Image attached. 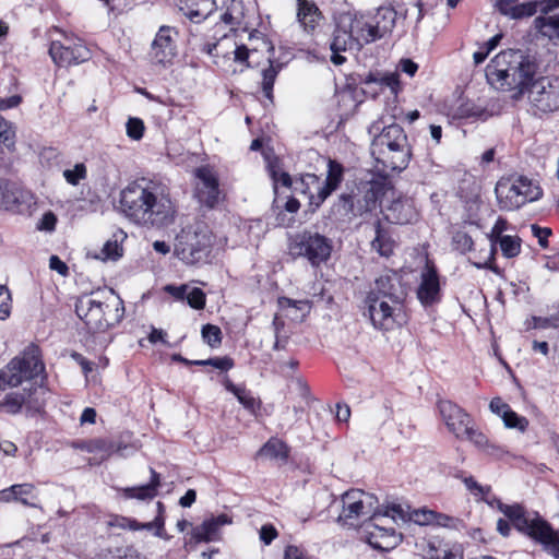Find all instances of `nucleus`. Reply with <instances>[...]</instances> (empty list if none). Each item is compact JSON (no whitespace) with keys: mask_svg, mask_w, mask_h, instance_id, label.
Returning <instances> with one entry per match:
<instances>
[{"mask_svg":"<svg viewBox=\"0 0 559 559\" xmlns=\"http://www.w3.org/2000/svg\"><path fill=\"white\" fill-rule=\"evenodd\" d=\"M202 337L209 346L215 348L222 343V331L217 325L205 324L202 328Z\"/></svg>","mask_w":559,"mask_h":559,"instance_id":"09e8293b","label":"nucleus"},{"mask_svg":"<svg viewBox=\"0 0 559 559\" xmlns=\"http://www.w3.org/2000/svg\"><path fill=\"white\" fill-rule=\"evenodd\" d=\"M452 245L455 250L465 254L473 250L474 241L467 233L457 230L452 237Z\"/></svg>","mask_w":559,"mask_h":559,"instance_id":"49530a36","label":"nucleus"},{"mask_svg":"<svg viewBox=\"0 0 559 559\" xmlns=\"http://www.w3.org/2000/svg\"><path fill=\"white\" fill-rule=\"evenodd\" d=\"M498 8L503 15H509L512 19L527 17L537 13L536 3H534V1L519 2L518 0H500Z\"/></svg>","mask_w":559,"mask_h":559,"instance_id":"c756f323","label":"nucleus"},{"mask_svg":"<svg viewBox=\"0 0 559 559\" xmlns=\"http://www.w3.org/2000/svg\"><path fill=\"white\" fill-rule=\"evenodd\" d=\"M417 298L425 307L439 302L441 298L439 275L436 266L429 261L420 274Z\"/></svg>","mask_w":559,"mask_h":559,"instance_id":"aec40b11","label":"nucleus"},{"mask_svg":"<svg viewBox=\"0 0 559 559\" xmlns=\"http://www.w3.org/2000/svg\"><path fill=\"white\" fill-rule=\"evenodd\" d=\"M436 516V511L428 509L414 510L409 514V520L418 525H432Z\"/></svg>","mask_w":559,"mask_h":559,"instance_id":"603ef678","label":"nucleus"},{"mask_svg":"<svg viewBox=\"0 0 559 559\" xmlns=\"http://www.w3.org/2000/svg\"><path fill=\"white\" fill-rule=\"evenodd\" d=\"M289 447L277 438H271L259 451L260 455L286 462L289 457Z\"/></svg>","mask_w":559,"mask_h":559,"instance_id":"72a5a7b5","label":"nucleus"},{"mask_svg":"<svg viewBox=\"0 0 559 559\" xmlns=\"http://www.w3.org/2000/svg\"><path fill=\"white\" fill-rule=\"evenodd\" d=\"M297 21L308 33L313 32L319 25L322 14L312 0H296Z\"/></svg>","mask_w":559,"mask_h":559,"instance_id":"cd10ccee","label":"nucleus"},{"mask_svg":"<svg viewBox=\"0 0 559 559\" xmlns=\"http://www.w3.org/2000/svg\"><path fill=\"white\" fill-rule=\"evenodd\" d=\"M457 438L469 440L480 449H485L488 444L487 437L484 433L475 430L472 426H468V431L466 435H463L462 437Z\"/></svg>","mask_w":559,"mask_h":559,"instance_id":"13d9d810","label":"nucleus"},{"mask_svg":"<svg viewBox=\"0 0 559 559\" xmlns=\"http://www.w3.org/2000/svg\"><path fill=\"white\" fill-rule=\"evenodd\" d=\"M11 313V294L5 285H0V320H5Z\"/></svg>","mask_w":559,"mask_h":559,"instance_id":"4d7b16f0","label":"nucleus"},{"mask_svg":"<svg viewBox=\"0 0 559 559\" xmlns=\"http://www.w3.org/2000/svg\"><path fill=\"white\" fill-rule=\"evenodd\" d=\"M57 216L51 212H46L37 224L39 230L52 231L56 228Z\"/></svg>","mask_w":559,"mask_h":559,"instance_id":"338daca9","label":"nucleus"},{"mask_svg":"<svg viewBox=\"0 0 559 559\" xmlns=\"http://www.w3.org/2000/svg\"><path fill=\"white\" fill-rule=\"evenodd\" d=\"M186 299L188 305L193 309L201 310L205 307L206 297L201 288L193 287L189 289Z\"/></svg>","mask_w":559,"mask_h":559,"instance_id":"864d4df0","label":"nucleus"},{"mask_svg":"<svg viewBox=\"0 0 559 559\" xmlns=\"http://www.w3.org/2000/svg\"><path fill=\"white\" fill-rule=\"evenodd\" d=\"M120 210L133 223L152 227L168 226L175 217V207L166 187L145 178L121 190Z\"/></svg>","mask_w":559,"mask_h":559,"instance_id":"f257e3e1","label":"nucleus"},{"mask_svg":"<svg viewBox=\"0 0 559 559\" xmlns=\"http://www.w3.org/2000/svg\"><path fill=\"white\" fill-rule=\"evenodd\" d=\"M127 239V234L122 229H117L111 237L104 243L100 251L102 260L116 261L123 254L122 243Z\"/></svg>","mask_w":559,"mask_h":559,"instance_id":"473e14b6","label":"nucleus"},{"mask_svg":"<svg viewBox=\"0 0 559 559\" xmlns=\"http://www.w3.org/2000/svg\"><path fill=\"white\" fill-rule=\"evenodd\" d=\"M230 523L231 519L227 514L211 516L210 519L204 520L201 525L193 527L191 536L195 543H209L217 539L219 528Z\"/></svg>","mask_w":559,"mask_h":559,"instance_id":"bb28decb","label":"nucleus"},{"mask_svg":"<svg viewBox=\"0 0 559 559\" xmlns=\"http://www.w3.org/2000/svg\"><path fill=\"white\" fill-rule=\"evenodd\" d=\"M278 306L282 309L294 308L298 311H301L302 312L301 318H304L306 316V313L309 312V309H310L309 302L307 300H294V299H290L287 297L278 298Z\"/></svg>","mask_w":559,"mask_h":559,"instance_id":"6e6d98bb","label":"nucleus"},{"mask_svg":"<svg viewBox=\"0 0 559 559\" xmlns=\"http://www.w3.org/2000/svg\"><path fill=\"white\" fill-rule=\"evenodd\" d=\"M536 26L539 27L540 32L549 37L559 38V16H538L535 20Z\"/></svg>","mask_w":559,"mask_h":559,"instance_id":"79ce46f5","label":"nucleus"},{"mask_svg":"<svg viewBox=\"0 0 559 559\" xmlns=\"http://www.w3.org/2000/svg\"><path fill=\"white\" fill-rule=\"evenodd\" d=\"M343 166L335 160L329 159L326 178L323 183L321 182L319 195L311 197V211L318 210L332 192L338 188L343 180Z\"/></svg>","mask_w":559,"mask_h":559,"instance_id":"b1692460","label":"nucleus"},{"mask_svg":"<svg viewBox=\"0 0 559 559\" xmlns=\"http://www.w3.org/2000/svg\"><path fill=\"white\" fill-rule=\"evenodd\" d=\"M109 524L114 527L123 530L138 531L139 522L127 516H115Z\"/></svg>","mask_w":559,"mask_h":559,"instance_id":"680f3d73","label":"nucleus"},{"mask_svg":"<svg viewBox=\"0 0 559 559\" xmlns=\"http://www.w3.org/2000/svg\"><path fill=\"white\" fill-rule=\"evenodd\" d=\"M123 496L127 499L145 500L152 499L156 493L148 487V485H142L138 487H127L122 489Z\"/></svg>","mask_w":559,"mask_h":559,"instance_id":"de8ad7c7","label":"nucleus"},{"mask_svg":"<svg viewBox=\"0 0 559 559\" xmlns=\"http://www.w3.org/2000/svg\"><path fill=\"white\" fill-rule=\"evenodd\" d=\"M531 230L534 237L538 239V243L542 248L548 247V237L551 235V229L548 227H540L538 225H532Z\"/></svg>","mask_w":559,"mask_h":559,"instance_id":"0e129e2a","label":"nucleus"},{"mask_svg":"<svg viewBox=\"0 0 559 559\" xmlns=\"http://www.w3.org/2000/svg\"><path fill=\"white\" fill-rule=\"evenodd\" d=\"M508 227V222L501 217H499L493 227L490 230V234L488 235L490 245H489V252H488V259L489 262L493 260L496 251H497V242L499 238H503L504 235L503 231Z\"/></svg>","mask_w":559,"mask_h":559,"instance_id":"a19ab883","label":"nucleus"},{"mask_svg":"<svg viewBox=\"0 0 559 559\" xmlns=\"http://www.w3.org/2000/svg\"><path fill=\"white\" fill-rule=\"evenodd\" d=\"M211 251V237L204 228L191 226L181 229L175 241V254L186 264L204 261Z\"/></svg>","mask_w":559,"mask_h":559,"instance_id":"9d476101","label":"nucleus"},{"mask_svg":"<svg viewBox=\"0 0 559 559\" xmlns=\"http://www.w3.org/2000/svg\"><path fill=\"white\" fill-rule=\"evenodd\" d=\"M379 39L370 15L341 14L331 43V61L334 66H342L346 58L340 51L359 49L364 45Z\"/></svg>","mask_w":559,"mask_h":559,"instance_id":"7ed1b4c3","label":"nucleus"},{"mask_svg":"<svg viewBox=\"0 0 559 559\" xmlns=\"http://www.w3.org/2000/svg\"><path fill=\"white\" fill-rule=\"evenodd\" d=\"M81 449L88 453L98 455L100 460H106L114 453L119 452L122 448L111 439L95 438L85 441Z\"/></svg>","mask_w":559,"mask_h":559,"instance_id":"7c9ffc66","label":"nucleus"},{"mask_svg":"<svg viewBox=\"0 0 559 559\" xmlns=\"http://www.w3.org/2000/svg\"><path fill=\"white\" fill-rule=\"evenodd\" d=\"M15 146V132L11 124L0 115V153L12 152Z\"/></svg>","mask_w":559,"mask_h":559,"instance_id":"58836bf2","label":"nucleus"},{"mask_svg":"<svg viewBox=\"0 0 559 559\" xmlns=\"http://www.w3.org/2000/svg\"><path fill=\"white\" fill-rule=\"evenodd\" d=\"M343 510L338 521L345 524L350 520H357L361 516H370L371 520H378L377 512L378 499L368 492L359 489H352L342 496Z\"/></svg>","mask_w":559,"mask_h":559,"instance_id":"4468645a","label":"nucleus"},{"mask_svg":"<svg viewBox=\"0 0 559 559\" xmlns=\"http://www.w3.org/2000/svg\"><path fill=\"white\" fill-rule=\"evenodd\" d=\"M385 178L380 175L376 179L360 182L356 192L340 195L338 209L344 215L354 217L371 213L377 209L379 199L385 193L388 186Z\"/></svg>","mask_w":559,"mask_h":559,"instance_id":"423d86ee","label":"nucleus"},{"mask_svg":"<svg viewBox=\"0 0 559 559\" xmlns=\"http://www.w3.org/2000/svg\"><path fill=\"white\" fill-rule=\"evenodd\" d=\"M45 371L41 352L35 344H29L21 356L13 358L0 373V390L20 385Z\"/></svg>","mask_w":559,"mask_h":559,"instance_id":"0eeeda50","label":"nucleus"},{"mask_svg":"<svg viewBox=\"0 0 559 559\" xmlns=\"http://www.w3.org/2000/svg\"><path fill=\"white\" fill-rule=\"evenodd\" d=\"M502 420L506 427L518 429L520 431H525L528 426V420L525 417L518 415L511 408L509 412L503 414Z\"/></svg>","mask_w":559,"mask_h":559,"instance_id":"8fccbe9b","label":"nucleus"},{"mask_svg":"<svg viewBox=\"0 0 559 559\" xmlns=\"http://www.w3.org/2000/svg\"><path fill=\"white\" fill-rule=\"evenodd\" d=\"M495 191L500 207L508 211L520 209L528 202L537 201L543 195L539 185L525 176L499 181Z\"/></svg>","mask_w":559,"mask_h":559,"instance_id":"6e6552de","label":"nucleus"},{"mask_svg":"<svg viewBox=\"0 0 559 559\" xmlns=\"http://www.w3.org/2000/svg\"><path fill=\"white\" fill-rule=\"evenodd\" d=\"M257 53V50H249L246 46H239L235 50V59L239 62H245L246 67L252 68L251 58Z\"/></svg>","mask_w":559,"mask_h":559,"instance_id":"69168bd1","label":"nucleus"},{"mask_svg":"<svg viewBox=\"0 0 559 559\" xmlns=\"http://www.w3.org/2000/svg\"><path fill=\"white\" fill-rule=\"evenodd\" d=\"M108 294L105 300L102 298L104 293L99 292L83 295L76 300L75 312L93 333L105 332L123 317L122 301L114 297V290Z\"/></svg>","mask_w":559,"mask_h":559,"instance_id":"20e7f679","label":"nucleus"},{"mask_svg":"<svg viewBox=\"0 0 559 559\" xmlns=\"http://www.w3.org/2000/svg\"><path fill=\"white\" fill-rule=\"evenodd\" d=\"M127 135L135 141L142 139L144 133V123L140 118H129L126 124Z\"/></svg>","mask_w":559,"mask_h":559,"instance_id":"5fc2aeb1","label":"nucleus"},{"mask_svg":"<svg viewBox=\"0 0 559 559\" xmlns=\"http://www.w3.org/2000/svg\"><path fill=\"white\" fill-rule=\"evenodd\" d=\"M207 366L226 371L233 368L234 361L229 357H215L207 359Z\"/></svg>","mask_w":559,"mask_h":559,"instance_id":"774afa93","label":"nucleus"},{"mask_svg":"<svg viewBox=\"0 0 559 559\" xmlns=\"http://www.w3.org/2000/svg\"><path fill=\"white\" fill-rule=\"evenodd\" d=\"M179 9L192 22L199 23L206 19L215 9L214 0H179Z\"/></svg>","mask_w":559,"mask_h":559,"instance_id":"c85d7f7f","label":"nucleus"},{"mask_svg":"<svg viewBox=\"0 0 559 559\" xmlns=\"http://www.w3.org/2000/svg\"><path fill=\"white\" fill-rule=\"evenodd\" d=\"M62 176L67 183L78 186L82 180L87 178V168L83 163H76L73 168L64 169Z\"/></svg>","mask_w":559,"mask_h":559,"instance_id":"37998d69","label":"nucleus"},{"mask_svg":"<svg viewBox=\"0 0 559 559\" xmlns=\"http://www.w3.org/2000/svg\"><path fill=\"white\" fill-rule=\"evenodd\" d=\"M140 530H146V531H153V534L156 537L163 538V539H169L166 531H165V519L164 515L157 514V516L147 523H140L138 526V531Z\"/></svg>","mask_w":559,"mask_h":559,"instance_id":"a18cd8bd","label":"nucleus"},{"mask_svg":"<svg viewBox=\"0 0 559 559\" xmlns=\"http://www.w3.org/2000/svg\"><path fill=\"white\" fill-rule=\"evenodd\" d=\"M371 520L366 526L368 544L379 550L388 551L399 543V536L393 527H385Z\"/></svg>","mask_w":559,"mask_h":559,"instance_id":"393cba45","label":"nucleus"},{"mask_svg":"<svg viewBox=\"0 0 559 559\" xmlns=\"http://www.w3.org/2000/svg\"><path fill=\"white\" fill-rule=\"evenodd\" d=\"M438 408L450 432L456 438L467 433L472 420L463 408L448 400L440 401Z\"/></svg>","mask_w":559,"mask_h":559,"instance_id":"6ab92c4d","label":"nucleus"},{"mask_svg":"<svg viewBox=\"0 0 559 559\" xmlns=\"http://www.w3.org/2000/svg\"><path fill=\"white\" fill-rule=\"evenodd\" d=\"M332 248V241L329 238L309 230L294 235L288 245L292 257L305 258L312 266L325 262L331 255Z\"/></svg>","mask_w":559,"mask_h":559,"instance_id":"1a4fd4ad","label":"nucleus"},{"mask_svg":"<svg viewBox=\"0 0 559 559\" xmlns=\"http://www.w3.org/2000/svg\"><path fill=\"white\" fill-rule=\"evenodd\" d=\"M13 493L15 495V501L22 503L23 506L31 508H39L38 503L35 502L37 500L38 495L33 484H15Z\"/></svg>","mask_w":559,"mask_h":559,"instance_id":"c9c22d12","label":"nucleus"},{"mask_svg":"<svg viewBox=\"0 0 559 559\" xmlns=\"http://www.w3.org/2000/svg\"><path fill=\"white\" fill-rule=\"evenodd\" d=\"M489 504L491 507L496 504L498 510L510 520L518 531L542 544L551 545L559 549V534L538 514L531 518L521 504H506L497 498L490 501Z\"/></svg>","mask_w":559,"mask_h":559,"instance_id":"39448f33","label":"nucleus"},{"mask_svg":"<svg viewBox=\"0 0 559 559\" xmlns=\"http://www.w3.org/2000/svg\"><path fill=\"white\" fill-rule=\"evenodd\" d=\"M513 52L519 56V59L514 56L509 57L506 60L507 68H502L501 70H525V68H530L531 62L528 57L525 56L524 51L520 49H513Z\"/></svg>","mask_w":559,"mask_h":559,"instance_id":"3c124183","label":"nucleus"},{"mask_svg":"<svg viewBox=\"0 0 559 559\" xmlns=\"http://www.w3.org/2000/svg\"><path fill=\"white\" fill-rule=\"evenodd\" d=\"M532 106L542 114H548L559 108V76L555 74L536 76L525 90Z\"/></svg>","mask_w":559,"mask_h":559,"instance_id":"ddd939ff","label":"nucleus"},{"mask_svg":"<svg viewBox=\"0 0 559 559\" xmlns=\"http://www.w3.org/2000/svg\"><path fill=\"white\" fill-rule=\"evenodd\" d=\"M266 169L273 181V190L276 193L278 185L292 189L296 193L304 194L309 200L311 207V197L319 195L321 180L314 174H304L293 178L283 170L281 160L277 157H266Z\"/></svg>","mask_w":559,"mask_h":559,"instance_id":"9b49d317","label":"nucleus"},{"mask_svg":"<svg viewBox=\"0 0 559 559\" xmlns=\"http://www.w3.org/2000/svg\"><path fill=\"white\" fill-rule=\"evenodd\" d=\"M379 39L390 33L396 21V12L392 8H379L374 15L370 16Z\"/></svg>","mask_w":559,"mask_h":559,"instance_id":"2f4dec72","label":"nucleus"},{"mask_svg":"<svg viewBox=\"0 0 559 559\" xmlns=\"http://www.w3.org/2000/svg\"><path fill=\"white\" fill-rule=\"evenodd\" d=\"M456 116L462 119L485 121L491 116V114L486 108L475 103L466 102L457 107Z\"/></svg>","mask_w":559,"mask_h":559,"instance_id":"e433bc0d","label":"nucleus"},{"mask_svg":"<svg viewBox=\"0 0 559 559\" xmlns=\"http://www.w3.org/2000/svg\"><path fill=\"white\" fill-rule=\"evenodd\" d=\"M225 386L238 399L239 403L242 404L243 407L250 411L254 409L257 401L249 391L245 388L237 386L230 381H226Z\"/></svg>","mask_w":559,"mask_h":559,"instance_id":"ea45409f","label":"nucleus"},{"mask_svg":"<svg viewBox=\"0 0 559 559\" xmlns=\"http://www.w3.org/2000/svg\"><path fill=\"white\" fill-rule=\"evenodd\" d=\"M497 246H499L503 257L511 259L521 252V238L506 235L498 239Z\"/></svg>","mask_w":559,"mask_h":559,"instance_id":"4c0bfd02","label":"nucleus"},{"mask_svg":"<svg viewBox=\"0 0 559 559\" xmlns=\"http://www.w3.org/2000/svg\"><path fill=\"white\" fill-rule=\"evenodd\" d=\"M36 204L37 200L32 191L10 183L1 209L31 215Z\"/></svg>","mask_w":559,"mask_h":559,"instance_id":"5701e85b","label":"nucleus"},{"mask_svg":"<svg viewBox=\"0 0 559 559\" xmlns=\"http://www.w3.org/2000/svg\"><path fill=\"white\" fill-rule=\"evenodd\" d=\"M487 82L497 91L509 92L518 99L537 72H484Z\"/></svg>","mask_w":559,"mask_h":559,"instance_id":"dca6fc26","label":"nucleus"},{"mask_svg":"<svg viewBox=\"0 0 559 559\" xmlns=\"http://www.w3.org/2000/svg\"><path fill=\"white\" fill-rule=\"evenodd\" d=\"M25 402V393L21 392H11L8 393L3 401L0 402V406L7 409V412L11 414H16L20 412L22 405Z\"/></svg>","mask_w":559,"mask_h":559,"instance_id":"c03bdc74","label":"nucleus"},{"mask_svg":"<svg viewBox=\"0 0 559 559\" xmlns=\"http://www.w3.org/2000/svg\"><path fill=\"white\" fill-rule=\"evenodd\" d=\"M64 43L52 41L49 53L57 67L68 68L78 66L90 59V50L81 43H74L72 37L64 35Z\"/></svg>","mask_w":559,"mask_h":559,"instance_id":"2eb2a0df","label":"nucleus"},{"mask_svg":"<svg viewBox=\"0 0 559 559\" xmlns=\"http://www.w3.org/2000/svg\"><path fill=\"white\" fill-rule=\"evenodd\" d=\"M197 178L195 197L207 207H214L219 201L218 177L210 166H201L194 170Z\"/></svg>","mask_w":559,"mask_h":559,"instance_id":"f3484780","label":"nucleus"},{"mask_svg":"<svg viewBox=\"0 0 559 559\" xmlns=\"http://www.w3.org/2000/svg\"><path fill=\"white\" fill-rule=\"evenodd\" d=\"M394 241L389 234L382 228L381 223H376V237L371 242V247L382 257H390L394 250Z\"/></svg>","mask_w":559,"mask_h":559,"instance_id":"f704fd0d","label":"nucleus"},{"mask_svg":"<svg viewBox=\"0 0 559 559\" xmlns=\"http://www.w3.org/2000/svg\"><path fill=\"white\" fill-rule=\"evenodd\" d=\"M514 56L515 58L519 59V56L516 53L513 52V49H508V50H504V51H501L499 52L491 61L490 63L487 66L486 70H493V69H502V68H507V63H506V60L509 58V57H512Z\"/></svg>","mask_w":559,"mask_h":559,"instance_id":"bf43d9fd","label":"nucleus"},{"mask_svg":"<svg viewBox=\"0 0 559 559\" xmlns=\"http://www.w3.org/2000/svg\"><path fill=\"white\" fill-rule=\"evenodd\" d=\"M383 215L389 223L403 225L416 221L418 214L411 199L399 198L384 207Z\"/></svg>","mask_w":559,"mask_h":559,"instance_id":"a878e982","label":"nucleus"},{"mask_svg":"<svg viewBox=\"0 0 559 559\" xmlns=\"http://www.w3.org/2000/svg\"><path fill=\"white\" fill-rule=\"evenodd\" d=\"M378 514H379L378 520H380L381 518L390 516L393 521H396V520L404 521L406 518V513H405L404 509L402 508V506H400V504L389 506V507H386V509L383 513L378 512Z\"/></svg>","mask_w":559,"mask_h":559,"instance_id":"e2e57ef3","label":"nucleus"},{"mask_svg":"<svg viewBox=\"0 0 559 559\" xmlns=\"http://www.w3.org/2000/svg\"><path fill=\"white\" fill-rule=\"evenodd\" d=\"M277 72H263L262 92L264 96L273 103V86L276 80Z\"/></svg>","mask_w":559,"mask_h":559,"instance_id":"052dcab7","label":"nucleus"},{"mask_svg":"<svg viewBox=\"0 0 559 559\" xmlns=\"http://www.w3.org/2000/svg\"><path fill=\"white\" fill-rule=\"evenodd\" d=\"M365 302L376 329L392 331L406 322L404 304L401 300H386L367 296Z\"/></svg>","mask_w":559,"mask_h":559,"instance_id":"f8f14e48","label":"nucleus"},{"mask_svg":"<svg viewBox=\"0 0 559 559\" xmlns=\"http://www.w3.org/2000/svg\"><path fill=\"white\" fill-rule=\"evenodd\" d=\"M368 132L373 136L370 153L381 176L388 177L391 171L407 167L411 151L407 135L401 126L391 123L382 127L380 121H374Z\"/></svg>","mask_w":559,"mask_h":559,"instance_id":"f03ea898","label":"nucleus"},{"mask_svg":"<svg viewBox=\"0 0 559 559\" xmlns=\"http://www.w3.org/2000/svg\"><path fill=\"white\" fill-rule=\"evenodd\" d=\"M360 90L362 94L373 98L384 90L396 95L400 90L399 72H369L361 82Z\"/></svg>","mask_w":559,"mask_h":559,"instance_id":"412c9836","label":"nucleus"},{"mask_svg":"<svg viewBox=\"0 0 559 559\" xmlns=\"http://www.w3.org/2000/svg\"><path fill=\"white\" fill-rule=\"evenodd\" d=\"M369 297H379L386 300H401L404 304L405 292L401 286V280L396 273L386 272L376 278L371 289L367 294Z\"/></svg>","mask_w":559,"mask_h":559,"instance_id":"4be33fe9","label":"nucleus"},{"mask_svg":"<svg viewBox=\"0 0 559 559\" xmlns=\"http://www.w3.org/2000/svg\"><path fill=\"white\" fill-rule=\"evenodd\" d=\"M177 32L170 26H160L151 46L152 62L160 67H169L176 57L174 35Z\"/></svg>","mask_w":559,"mask_h":559,"instance_id":"a211bd4d","label":"nucleus"}]
</instances>
